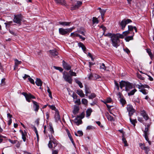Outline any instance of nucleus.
I'll use <instances>...</instances> for the list:
<instances>
[{
    "label": "nucleus",
    "instance_id": "nucleus-32",
    "mask_svg": "<svg viewBox=\"0 0 154 154\" xmlns=\"http://www.w3.org/2000/svg\"><path fill=\"white\" fill-rule=\"evenodd\" d=\"M75 82L79 85V87L81 88H82L83 87V86L82 85V83H81V82L79 81L77 79H75Z\"/></svg>",
    "mask_w": 154,
    "mask_h": 154
},
{
    "label": "nucleus",
    "instance_id": "nucleus-22",
    "mask_svg": "<svg viewBox=\"0 0 154 154\" xmlns=\"http://www.w3.org/2000/svg\"><path fill=\"white\" fill-rule=\"evenodd\" d=\"M20 132L21 133L22 135V138L23 140V141L25 142L26 140V135L27 133L26 132H24L22 130H20Z\"/></svg>",
    "mask_w": 154,
    "mask_h": 154
},
{
    "label": "nucleus",
    "instance_id": "nucleus-28",
    "mask_svg": "<svg viewBox=\"0 0 154 154\" xmlns=\"http://www.w3.org/2000/svg\"><path fill=\"white\" fill-rule=\"evenodd\" d=\"M92 112V109L91 108L88 109L86 111V116L87 117L91 115Z\"/></svg>",
    "mask_w": 154,
    "mask_h": 154
},
{
    "label": "nucleus",
    "instance_id": "nucleus-59",
    "mask_svg": "<svg viewBox=\"0 0 154 154\" xmlns=\"http://www.w3.org/2000/svg\"><path fill=\"white\" fill-rule=\"evenodd\" d=\"M77 100L75 101V103L79 105L81 104L80 99H76Z\"/></svg>",
    "mask_w": 154,
    "mask_h": 154
},
{
    "label": "nucleus",
    "instance_id": "nucleus-8",
    "mask_svg": "<svg viewBox=\"0 0 154 154\" xmlns=\"http://www.w3.org/2000/svg\"><path fill=\"white\" fill-rule=\"evenodd\" d=\"M82 2L81 1H77L75 5H72L71 8V10H75L78 9L82 5Z\"/></svg>",
    "mask_w": 154,
    "mask_h": 154
},
{
    "label": "nucleus",
    "instance_id": "nucleus-35",
    "mask_svg": "<svg viewBox=\"0 0 154 154\" xmlns=\"http://www.w3.org/2000/svg\"><path fill=\"white\" fill-rule=\"evenodd\" d=\"M78 118H76L75 119V122L76 123L77 125H79V124H81L82 121L81 119L78 120Z\"/></svg>",
    "mask_w": 154,
    "mask_h": 154
},
{
    "label": "nucleus",
    "instance_id": "nucleus-45",
    "mask_svg": "<svg viewBox=\"0 0 154 154\" xmlns=\"http://www.w3.org/2000/svg\"><path fill=\"white\" fill-rule=\"evenodd\" d=\"M96 96V94L94 93H92L91 95L89 96L88 97L90 99H92L95 97Z\"/></svg>",
    "mask_w": 154,
    "mask_h": 154
},
{
    "label": "nucleus",
    "instance_id": "nucleus-23",
    "mask_svg": "<svg viewBox=\"0 0 154 154\" xmlns=\"http://www.w3.org/2000/svg\"><path fill=\"white\" fill-rule=\"evenodd\" d=\"M35 83L37 86H41L42 85V82L40 79L37 78L35 81Z\"/></svg>",
    "mask_w": 154,
    "mask_h": 154
},
{
    "label": "nucleus",
    "instance_id": "nucleus-57",
    "mask_svg": "<svg viewBox=\"0 0 154 154\" xmlns=\"http://www.w3.org/2000/svg\"><path fill=\"white\" fill-rule=\"evenodd\" d=\"M100 27L101 28H102L103 30V31L104 32H103V35H104V34H105V31H106V27H105L103 26H101Z\"/></svg>",
    "mask_w": 154,
    "mask_h": 154
},
{
    "label": "nucleus",
    "instance_id": "nucleus-21",
    "mask_svg": "<svg viewBox=\"0 0 154 154\" xmlns=\"http://www.w3.org/2000/svg\"><path fill=\"white\" fill-rule=\"evenodd\" d=\"M76 93L81 97H84L85 94L83 93L82 91L81 90H78L76 91Z\"/></svg>",
    "mask_w": 154,
    "mask_h": 154
},
{
    "label": "nucleus",
    "instance_id": "nucleus-61",
    "mask_svg": "<svg viewBox=\"0 0 154 154\" xmlns=\"http://www.w3.org/2000/svg\"><path fill=\"white\" fill-rule=\"evenodd\" d=\"M28 79L29 81L32 84H35V82H34V80L33 79H32L31 78L29 77V78H28Z\"/></svg>",
    "mask_w": 154,
    "mask_h": 154
},
{
    "label": "nucleus",
    "instance_id": "nucleus-39",
    "mask_svg": "<svg viewBox=\"0 0 154 154\" xmlns=\"http://www.w3.org/2000/svg\"><path fill=\"white\" fill-rule=\"evenodd\" d=\"M69 75L71 76V77L72 76H76V73L72 71V70H70L69 72Z\"/></svg>",
    "mask_w": 154,
    "mask_h": 154
},
{
    "label": "nucleus",
    "instance_id": "nucleus-11",
    "mask_svg": "<svg viewBox=\"0 0 154 154\" xmlns=\"http://www.w3.org/2000/svg\"><path fill=\"white\" fill-rule=\"evenodd\" d=\"M62 65L63 68L67 70H69L70 69L71 66L68 63H66L64 60H63L62 61Z\"/></svg>",
    "mask_w": 154,
    "mask_h": 154
},
{
    "label": "nucleus",
    "instance_id": "nucleus-17",
    "mask_svg": "<svg viewBox=\"0 0 154 154\" xmlns=\"http://www.w3.org/2000/svg\"><path fill=\"white\" fill-rule=\"evenodd\" d=\"M128 27V30L131 32V33L133 32V30L134 29L135 30L136 32H137V28L136 26H133L131 25H129Z\"/></svg>",
    "mask_w": 154,
    "mask_h": 154
},
{
    "label": "nucleus",
    "instance_id": "nucleus-2",
    "mask_svg": "<svg viewBox=\"0 0 154 154\" xmlns=\"http://www.w3.org/2000/svg\"><path fill=\"white\" fill-rule=\"evenodd\" d=\"M49 137L50 140L48 144V147L50 148H53L54 149H55V147L58 144L57 141L53 137L52 135Z\"/></svg>",
    "mask_w": 154,
    "mask_h": 154
},
{
    "label": "nucleus",
    "instance_id": "nucleus-20",
    "mask_svg": "<svg viewBox=\"0 0 154 154\" xmlns=\"http://www.w3.org/2000/svg\"><path fill=\"white\" fill-rule=\"evenodd\" d=\"M127 82H125L123 81H122L119 82L120 87L121 89H122L123 87H126V85Z\"/></svg>",
    "mask_w": 154,
    "mask_h": 154
},
{
    "label": "nucleus",
    "instance_id": "nucleus-14",
    "mask_svg": "<svg viewBox=\"0 0 154 154\" xmlns=\"http://www.w3.org/2000/svg\"><path fill=\"white\" fill-rule=\"evenodd\" d=\"M132 87L133 86L132 84L129 82H127L125 88V91L127 92H128L132 88Z\"/></svg>",
    "mask_w": 154,
    "mask_h": 154
},
{
    "label": "nucleus",
    "instance_id": "nucleus-30",
    "mask_svg": "<svg viewBox=\"0 0 154 154\" xmlns=\"http://www.w3.org/2000/svg\"><path fill=\"white\" fill-rule=\"evenodd\" d=\"M71 22H59V23L63 26H69V24Z\"/></svg>",
    "mask_w": 154,
    "mask_h": 154
},
{
    "label": "nucleus",
    "instance_id": "nucleus-44",
    "mask_svg": "<svg viewBox=\"0 0 154 154\" xmlns=\"http://www.w3.org/2000/svg\"><path fill=\"white\" fill-rule=\"evenodd\" d=\"M82 103L84 105H86L88 103L87 100L85 98H83L82 99Z\"/></svg>",
    "mask_w": 154,
    "mask_h": 154
},
{
    "label": "nucleus",
    "instance_id": "nucleus-37",
    "mask_svg": "<svg viewBox=\"0 0 154 154\" xmlns=\"http://www.w3.org/2000/svg\"><path fill=\"white\" fill-rule=\"evenodd\" d=\"M106 12V11L104 10H102L101 11H100V12L101 14V16L103 20V19L104 16V14Z\"/></svg>",
    "mask_w": 154,
    "mask_h": 154
},
{
    "label": "nucleus",
    "instance_id": "nucleus-31",
    "mask_svg": "<svg viewBox=\"0 0 154 154\" xmlns=\"http://www.w3.org/2000/svg\"><path fill=\"white\" fill-rule=\"evenodd\" d=\"M79 110V107L78 106H75L74 107V109L73 110V113L74 114L77 113Z\"/></svg>",
    "mask_w": 154,
    "mask_h": 154
},
{
    "label": "nucleus",
    "instance_id": "nucleus-36",
    "mask_svg": "<svg viewBox=\"0 0 154 154\" xmlns=\"http://www.w3.org/2000/svg\"><path fill=\"white\" fill-rule=\"evenodd\" d=\"M119 101L122 104L123 106L124 105L126 104V101L123 98H121Z\"/></svg>",
    "mask_w": 154,
    "mask_h": 154
},
{
    "label": "nucleus",
    "instance_id": "nucleus-9",
    "mask_svg": "<svg viewBox=\"0 0 154 154\" xmlns=\"http://www.w3.org/2000/svg\"><path fill=\"white\" fill-rule=\"evenodd\" d=\"M139 145L141 149L144 150L146 153L147 154L148 152L150 150L149 147L148 146H146L144 143H140Z\"/></svg>",
    "mask_w": 154,
    "mask_h": 154
},
{
    "label": "nucleus",
    "instance_id": "nucleus-4",
    "mask_svg": "<svg viewBox=\"0 0 154 154\" xmlns=\"http://www.w3.org/2000/svg\"><path fill=\"white\" fill-rule=\"evenodd\" d=\"M22 18V16L20 14L15 15L13 19V21L14 23L20 25L21 24V21Z\"/></svg>",
    "mask_w": 154,
    "mask_h": 154
},
{
    "label": "nucleus",
    "instance_id": "nucleus-47",
    "mask_svg": "<svg viewBox=\"0 0 154 154\" xmlns=\"http://www.w3.org/2000/svg\"><path fill=\"white\" fill-rule=\"evenodd\" d=\"M68 137L69 138L71 141L72 143V144L74 146H75V143L74 142V141H73V140L72 139V136L71 134H70L69 135H68Z\"/></svg>",
    "mask_w": 154,
    "mask_h": 154
},
{
    "label": "nucleus",
    "instance_id": "nucleus-60",
    "mask_svg": "<svg viewBox=\"0 0 154 154\" xmlns=\"http://www.w3.org/2000/svg\"><path fill=\"white\" fill-rule=\"evenodd\" d=\"M49 106L50 108L52 109V110H55L56 109V107L54 105H49Z\"/></svg>",
    "mask_w": 154,
    "mask_h": 154
},
{
    "label": "nucleus",
    "instance_id": "nucleus-16",
    "mask_svg": "<svg viewBox=\"0 0 154 154\" xmlns=\"http://www.w3.org/2000/svg\"><path fill=\"white\" fill-rule=\"evenodd\" d=\"M59 33L62 35H64L67 33L66 29L62 28H59Z\"/></svg>",
    "mask_w": 154,
    "mask_h": 154
},
{
    "label": "nucleus",
    "instance_id": "nucleus-29",
    "mask_svg": "<svg viewBox=\"0 0 154 154\" xmlns=\"http://www.w3.org/2000/svg\"><path fill=\"white\" fill-rule=\"evenodd\" d=\"M55 119L56 122L58 121L60 119V116L58 112L56 113L55 114Z\"/></svg>",
    "mask_w": 154,
    "mask_h": 154
},
{
    "label": "nucleus",
    "instance_id": "nucleus-24",
    "mask_svg": "<svg viewBox=\"0 0 154 154\" xmlns=\"http://www.w3.org/2000/svg\"><path fill=\"white\" fill-rule=\"evenodd\" d=\"M146 51L150 57L151 59L153 60L154 59V57L151 52V50L150 49H146Z\"/></svg>",
    "mask_w": 154,
    "mask_h": 154
},
{
    "label": "nucleus",
    "instance_id": "nucleus-43",
    "mask_svg": "<svg viewBox=\"0 0 154 154\" xmlns=\"http://www.w3.org/2000/svg\"><path fill=\"white\" fill-rule=\"evenodd\" d=\"M15 66H17L18 65L20 64L21 63V61H18L17 59H16L15 60Z\"/></svg>",
    "mask_w": 154,
    "mask_h": 154
},
{
    "label": "nucleus",
    "instance_id": "nucleus-63",
    "mask_svg": "<svg viewBox=\"0 0 154 154\" xmlns=\"http://www.w3.org/2000/svg\"><path fill=\"white\" fill-rule=\"evenodd\" d=\"M138 120L141 123H143V120L142 118L138 117Z\"/></svg>",
    "mask_w": 154,
    "mask_h": 154
},
{
    "label": "nucleus",
    "instance_id": "nucleus-18",
    "mask_svg": "<svg viewBox=\"0 0 154 154\" xmlns=\"http://www.w3.org/2000/svg\"><path fill=\"white\" fill-rule=\"evenodd\" d=\"M131 36H127L125 38V40L126 42H128L129 41L132 40L133 39V37L134 35V33H131Z\"/></svg>",
    "mask_w": 154,
    "mask_h": 154
},
{
    "label": "nucleus",
    "instance_id": "nucleus-53",
    "mask_svg": "<svg viewBox=\"0 0 154 154\" xmlns=\"http://www.w3.org/2000/svg\"><path fill=\"white\" fill-rule=\"evenodd\" d=\"M94 127L90 125L87 126L86 128L87 130H90L94 129Z\"/></svg>",
    "mask_w": 154,
    "mask_h": 154
},
{
    "label": "nucleus",
    "instance_id": "nucleus-26",
    "mask_svg": "<svg viewBox=\"0 0 154 154\" xmlns=\"http://www.w3.org/2000/svg\"><path fill=\"white\" fill-rule=\"evenodd\" d=\"M137 91V90L136 89H134L133 90L130 91V92H128V95L129 96L133 95Z\"/></svg>",
    "mask_w": 154,
    "mask_h": 154
},
{
    "label": "nucleus",
    "instance_id": "nucleus-46",
    "mask_svg": "<svg viewBox=\"0 0 154 154\" xmlns=\"http://www.w3.org/2000/svg\"><path fill=\"white\" fill-rule=\"evenodd\" d=\"M68 137L69 138L71 141L72 143V144L74 146H75V143L74 142V141H73V140L72 139V136L71 134H70L69 135H68Z\"/></svg>",
    "mask_w": 154,
    "mask_h": 154
},
{
    "label": "nucleus",
    "instance_id": "nucleus-19",
    "mask_svg": "<svg viewBox=\"0 0 154 154\" xmlns=\"http://www.w3.org/2000/svg\"><path fill=\"white\" fill-rule=\"evenodd\" d=\"M54 1L57 4L65 5L66 3L64 0H54Z\"/></svg>",
    "mask_w": 154,
    "mask_h": 154
},
{
    "label": "nucleus",
    "instance_id": "nucleus-52",
    "mask_svg": "<svg viewBox=\"0 0 154 154\" xmlns=\"http://www.w3.org/2000/svg\"><path fill=\"white\" fill-rule=\"evenodd\" d=\"M113 34H112L111 33H108L105 34H104V35H104L105 36L109 37L111 38V37L112 36Z\"/></svg>",
    "mask_w": 154,
    "mask_h": 154
},
{
    "label": "nucleus",
    "instance_id": "nucleus-41",
    "mask_svg": "<svg viewBox=\"0 0 154 154\" xmlns=\"http://www.w3.org/2000/svg\"><path fill=\"white\" fill-rule=\"evenodd\" d=\"M130 120L131 123L134 125V126L135 125V123L137 122L136 120L135 119H132L131 117H130Z\"/></svg>",
    "mask_w": 154,
    "mask_h": 154
},
{
    "label": "nucleus",
    "instance_id": "nucleus-54",
    "mask_svg": "<svg viewBox=\"0 0 154 154\" xmlns=\"http://www.w3.org/2000/svg\"><path fill=\"white\" fill-rule=\"evenodd\" d=\"M140 91L141 92L144 94H147V92L146 91V90L144 89H142L140 90Z\"/></svg>",
    "mask_w": 154,
    "mask_h": 154
},
{
    "label": "nucleus",
    "instance_id": "nucleus-38",
    "mask_svg": "<svg viewBox=\"0 0 154 154\" xmlns=\"http://www.w3.org/2000/svg\"><path fill=\"white\" fill-rule=\"evenodd\" d=\"M130 33L131 34V32L128 30V31H125L123 32L122 34H121L122 35H123L124 38V36H126L127 35H128Z\"/></svg>",
    "mask_w": 154,
    "mask_h": 154
},
{
    "label": "nucleus",
    "instance_id": "nucleus-27",
    "mask_svg": "<svg viewBox=\"0 0 154 154\" xmlns=\"http://www.w3.org/2000/svg\"><path fill=\"white\" fill-rule=\"evenodd\" d=\"M78 46L80 47H81L82 48V49L84 51H85L86 48L82 43L81 42H79L78 43Z\"/></svg>",
    "mask_w": 154,
    "mask_h": 154
},
{
    "label": "nucleus",
    "instance_id": "nucleus-15",
    "mask_svg": "<svg viewBox=\"0 0 154 154\" xmlns=\"http://www.w3.org/2000/svg\"><path fill=\"white\" fill-rule=\"evenodd\" d=\"M32 103L33 104V107L34 108V111L37 112L39 109V106L38 103L36 101L32 100Z\"/></svg>",
    "mask_w": 154,
    "mask_h": 154
},
{
    "label": "nucleus",
    "instance_id": "nucleus-42",
    "mask_svg": "<svg viewBox=\"0 0 154 154\" xmlns=\"http://www.w3.org/2000/svg\"><path fill=\"white\" fill-rule=\"evenodd\" d=\"M53 67L55 69L59 70L60 72H62L63 70V69H62L61 67H60L54 66H53Z\"/></svg>",
    "mask_w": 154,
    "mask_h": 154
},
{
    "label": "nucleus",
    "instance_id": "nucleus-34",
    "mask_svg": "<svg viewBox=\"0 0 154 154\" xmlns=\"http://www.w3.org/2000/svg\"><path fill=\"white\" fill-rule=\"evenodd\" d=\"M122 141H123L125 144V146H128L127 141L126 140L125 138L124 134H122Z\"/></svg>",
    "mask_w": 154,
    "mask_h": 154
},
{
    "label": "nucleus",
    "instance_id": "nucleus-3",
    "mask_svg": "<svg viewBox=\"0 0 154 154\" xmlns=\"http://www.w3.org/2000/svg\"><path fill=\"white\" fill-rule=\"evenodd\" d=\"M63 77L65 80L69 83L71 84L72 83V77L70 76L69 73L65 71L63 72Z\"/></svg>",
    "mask_w": 154,
    "mask_h": 154
},
{
    "label": "nucleus",
    "instance_id": "nucleus-5",
    "mask_svg": "<svg viewBox=\"0 0 154 154\" xmlns=\"http://www.w3.org/2000/svg\"><path fill=\"white\" fill-rule=\"evenodd\" d=\"M132 22V20L129 19H124L120 23V26L122 27V29H124L126 24Z\"/></svg>",
    "mask_w": 154,
    "mask_h": 154
},
{
    "label": "nucleus",
    "instance_id": "nucleus-25",
    "mask_svg": "<svg viewBox=\"0 0 154 154\" xmlns=\"http://www.w3.org/2000/svg\"><path fill=\"white\" fill-rule=\"evenodd\" d=\"M85 91L86 96H87V94H90L91 93L90 88L86 85L85 86Z\"/></svg>",
    "mask_w": 154,
    "mask_h": 154
},
{
    "label": "nucleus",
    "instance_id": "nucleus-49",
    "mask_svg": "<svg viewBox=\"0 0 154 154\" xmlns=\"http://www.w3.org/2000/svg\"><path fill=\"white\" fill-rule=\"evenodd\" d=\"M75 36H76V37H79L80 39H82V40L83 41L85 40V37H82L81 35L77 33L75 34Z\"/></svg>",
    "mask_w": 154,
    "mask_h": 154
},
{
    "label": "nucleus",
    "instance_id": "nucleus-13",
    "mask_svg": "<svg viewBox=\"0 0 154 154\" xmlns=\"http://www.w3.org/2000/svg\"><path fill=\"white\" fill-rule=\"evenodd\" d=\"M143 132L144 133V134H143V136L144 137L145 139H148V136L149 134V129L147 128H145V130H143Z\"/></svg>",
    "mask_w": 154,
    "mask_h": 154
},
{
    "label": "nucleus",
    "instance_id": "nucleus-64",
    "mask_svg": "<svg viewBox=\"0 0 154 154\" xmlns=\"http://www.w3.org/2000/svg\"><path fill=\"white\" fill-rule=\"evenodd\" d=\"M137 77L139 79L142 80H143L144 79V78L143 77L140 75L138 74L137 75Z\"/></svg>",
    "mask_w": 154,
    "mask_h": 154
},
{
    "label": "nucleus",
    "instance_id": "nucleus-7",
    "mask_svg": "<svg viewBox=\"0 0 154 154\" xmlns=\"http://www.w3.org/2000/svg\"><path fill=\"white\" fill-rule=\"evenodd\" d=\"M126 108L127 110L129 112V116L131 117L135 112L134 109L133 108V106L131 105H128Z\"/></svg>",
    "mask_w": 154,
    "mask_h": 154
},
{
    "label": "nucleus",
    "instance_id": "nucleus-56",
    "mask_svg": "<svg viewBox=\"0 0 154 154\" xmlns=\"http://www.w3.org/2000/svg\"><path fill=\"white\" fill-rule=\"evenodd\" d=\"M52 154H58L59 150L58 149L54 150L53 149H52Z\"/></svg>",
    "mask_w": 154,
    "mask_h": 154
},
{
    "label": "nucleus",
    "instance_id": "nucleus-62",
    "mask_svg": "<svg viewBox=\"0 0 154 154\" xmlns=\"http://www.w3.org/2000/svg\"><path fill=\"white\" fill-rule=\"evenodd\" d=\"M77 134L79 135V136H81L83 135V133L82 131H78L77 132Z\"/></svg>",
    "mask_w": 154,
    "mask_h": 154
},
{
    "label": "nucleus",
    "instance_id": "nucleus-1",
    "mask_svg": "<svg viewBox=\"0 0 154 154\" xmlns=\"http://www.w3.org/2000/svg\"><path fill=\"white\" fill-rule=\"evenodd\" d=\"M120 38H123V35L119 33L113 34L111 37V40L113 46L117 48L119 46L118 44L120 42Z\"/></svg>",
    "mask_w": 154,
    "mask_h": 154
},
{
    "label": "nucleus",
    "instance_id": "nucleus-55",
    "mask_svg": "<svg viewBox=\"0 0 154 154\" xmlns=\"http://www.w3.org/2000/svg\"><path fill=\"white\" fill-rule=\"evenodd\" d=\"M50 127L49 130H50V131L51 132L52 134L54 133V131L53 128L52 126V125H51V124H50Z\"/></svg>",
    "mask_w": 154,
    "mask_h": 154
},
{
    "label": "nucleus",
    "instance_id": "nucleus-33",
    "mask_svg": "<svg viewBox=\"0 0 154 154\" xmlns=\"http://www.w3.org/2000/svg\"><path fill=\"white\" fill-rule=\"evenodd\" d=\"M85 115V113L84 112H82L80 115H77L76 118L79 119H81L84 118Z\"/></svg>",
    "mask_w": 154,
    "mask_h": 154
},
{
    "label": "nucleus",
    "instance_id": "nucleus-58",
    "mask_svg": "<svg viewBox=\"0 0 154 154\" xmlns=\"http://www.w3.org/2000/svg\"><path fill=\"white\" fill-rule=\"evenodd\" d=\"M151 124V122H150L149 123L147 124H145V125H144H144H145V126L146 127L145 128H147L149 129Z\"/></svg>",
    "mask_w": 154,
    "mask_h": 154
},
{
    "label": "nucleus",
    "instance_id": "nucleus-6",
    "mask_svg": "<svg viewBox=\"0 0 154 154\" xmlns=\"http://www.w3.org/2000/svg\"><path fill=\"white\" fill-rule=\"evenodd\" d=\"M22 94L25 97L26 100L29 102H30L31 99L35 98V97L30 93L27 94L26 93L23 92Z\"/></svg>",
    "mask_w": 154,
    "mask_h": 154
},
{
    "label": "nucleus",
    "instance_id": "nucleus-12",
    "mask_svg": "<svg viewBox=\"0 0 154 154\" xmlns=\"http://www.w3.org/2000/svg\"><path fill=\"white\" fill-rule=\"evenodd\" d=\"M49 52L51 55V57H54L57 58L58 54V52L56 49L53 50H50Z\"/></svg>",
    "mask_w": 154,
    "mask_h": 154
},
{
    "label": "nucleus",
    "instance_id": "nucleus-10",
    "mask_svg": "<svg viewBox=\"0 0 154 154\" xmlns=\"http://www.w3.org/2000/svg\"><path fill=\"white\" fill-rule=\"evenodd\" d=\"M141 114L145 121H147L149 120V122L151 121V119L149 118L147 114L144 110L141 111Z\"/></svg>",
    "mask_w": 154,
    "mask_h": 154
},
{
    "label": "nucleus",
    "instance_id": "nucleus-48",
    "mask_svg": "<svg viewBox=\"0 0 154 154\" xmlns=\"http://www.w3.org/2000/svg\"><path fill=\"white\" fill-rule=\"evenodd\" d=\"M34 131H35V133L36 135V137H37V140H38V139H39L38 134V131L36 129V128L35 127H34Z\"/></svg>",
    "mask_w": 154,
    "mask_h": 154
},
{
    "label": "nucleus",
    "instance_id": "nucleus-40",
    "mask_svg": "<svg viewBox=\"0 0 154 154\" xmlns=\"http://www.w3.org/2000/svg\"><path fill=\"white\" fill-rule=\"evenodd\" d=\"M100 69L105 71L106 70V67L105 66L104 63H102L100 66Z\"/></svg>",
    "mask_w": 154,
    "mask_h": 154
},
{
    "label": "nucleus",
    "instance_id": "nucleus-51",
    "mask_svg": "<svg viewBox=\"0 0 154 154\" xmlns=\"http://www.w3.org/2000/svg\"><path fill=\"white\" fill-rule=\"evenodd\" d=\"M114 83L115 85V86L116 87L117 90L119 91V83L117 82L115 80L114 81Z\"/></svg>",
    "mask_w": 154,
    "mask_h": 154
},
{
    "label": "nucleus",
    "instance_id": "nucleus-50",
    "mask_svg": "<svg viewBox=\"0 0 154 154\" xmlns=\"http://www.w3.org/2000/svg\"><path fill=\"white\" fill-rule=\"evenodd\" d=\"M93 22L94 23H98V21L97 18L95 17H93Z\"/></svg>",
    "mask_w": 154,
    "mask_h": 154
}]
</instances>
